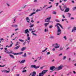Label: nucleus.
Instances as JSON below:
<instances>
[{
  "instance_id": "nucleus-1",
  "label": "nucleus",
  "mask_w": 76,
  "mask_h": 76,
  "mask_svg": "<svg viewBox=\"0 0 76 76\" xmlns=\"http://www.w3.org/2000/svg\"><path fill=\"white\" fill-rule=\"evenodd\" d=\"M63 67H64V65H61L60 66H58L56 67H55V66H53L50 68V70H53L55 68V70L58 71V70H61Z\"/></svg>"
},
{
  "instance_id": "nucleus-2",
  "label": "nucleus",
  "mask_w": 76,
  "mask_h": 76,
  "mask_svg": "<svg viewBox=\"0 0 76 76\" xmlns=\"http://www.w3.org/2000/svg\"><path fill=\"white\" fill-rule=\"evenodd\" d=\"M58 26H60V27L61 28H63V27H62V26L59 23H57L56 25L55 26V27L56 26L57 27V35H60V34H61V30L60 28V27Z\"/></svg>"
},
{
  "instance_id": "nucleus-3",
  "label": "nucleus",
  "mask_w": 76,
  "mask_h": 76,
  "mask_svg": "<svg viewBox=\"0 0 76 76\" xmlns=\"http://www.w3.org/2000/svg\"><path fill=\"white\" fill-rule=\"evenodd\" d=\"M25 32L26 34H27V39H26L25 40L26 41H27L28 44H29V42H30V37H29V30H28V29H26L25 30Z\"/></svg>"
},
{
  "instance_id": "nucleus-4",
  "label": "nucleus",
  "mask_w": 76,
  "mask_h": 76,
  "mask_svg": "<svg viewBox=\"0 0 76 76\" xmlns=\"http://www.w3.org/2000/svg\"><path fill=\"white\" fill-rule=\"evenodd\" d=\"M5 51V52H6L7 53H8V54H9L10 53H12V54H13L14 55H20V54H22L23 53V52H21L19 53H13V51L10 50H9V51H8V50H7V51Z\"/></svg>"
},
{
  "instance_id": "nucleus-5",
  "label": "nucleus",
  "mask_w": 76,
  "mask_h": 76,
  "mask_svg": "<svg viewBox=\"0 0 76 76\" xmlns=\"http://www.w3.org/2000/svg\"><path fill=\"white\" fill-rule=\"evenodd\" d=\"M53 46H54V48L52 49V50L54 51L56 50V49L60 48V45H58L57 43H55L53 45Z\"/></svg>"
},
{
  "instance_id": "nucleus-6",
  "label": "nucleus",
  "mask_w": 76,
  "mask_h": 76,
  "mask_svg": "<svg viewBox=\"0 0 76 76\" xmlns=\"http://www.w3.org/2000/svg\"><path fill=\"white\" fill-rule=\"evenodd\" d=\"M40 66H37L35 65H31V68H34V69H37L39 68Z\"/></svg>"
},
{
  "instance_id": "nucleus-7",
  "label": "nucleus",
  "mask_w": 76,
  "mask_h": 76,
  "mask_svg": "<svg viewBox=\"0 0 76 76\" xmlns=\"http://www.w3.org/2000/svg\"><path fill=\"white\" fill-rule=\"evenodd\" d=\"M51 18L49 17L47 18L45 20V22H50V20L51 19Z\"/></svg>"
},
{
  "instance_id": "nucleus-8",
  "label": "nucleus",
  "mask_w": 76,
  "mask_h": 76,
  "mask_svg": "<svg viewBox=\"0 0 76 76\" xmlns=\"http://www.w3.org/2000/svg\"><path fill=\"white\" fill-rule=\"evenodd\" d=\"M47 72H48V70H43L42 72V73L44 75V74H45L46 73H47Z\"/></svg>"
},
{
  "instance_id": "nucleus-9",
  "label": "nucleus",
  "mask_w": 76,
  "mask_h": 76,
  "mask_svg": "<svg viewBox=\"0 0 76 76\" xmlns=\"http://www.w3.org/2000/svg\"><path fill=\"white\" fill-rule=\"evenodd\" d=\"M2 72H3L4 73H9V72H10V71H8L6 70H2Z\"/></svg>"
},
{
  "instance_id": "nucleus-10",
  "label": "nucleus",
  "mask_w": 76,
  "mask_h": 76,
  "mask_svg": "<svg viewBox=\"0 0 76 76\" xmlns=\"http://www.w3.org/2000/svg\"><path fill=\"white\" fill-rule=\"evenodd\" d=\"M69 10H70V8H66L65 9L64 12H69Z\"/></svg>"
},
{
  "instance_id": "nucleus-11",
  "label": "nucleus",
  "mask_w": 76,
  "mask_h": 76,
  "mask_svg": "<svg viewBox=\"0 0 76 76\" xmlns=\"http://www.w3.org/2000/svg\"><path fill=\"white\" fill-rule=\"evenodd\" d=\"M26 49V47H25L23 48H22L21 49V51H24V50H25Z\"/></svg>"
},
{
  "instance_id": "nucleus-12",
  "label": "nucleus",
  "mask_w": 76,
  "mask_h": 76,
  "mask_svg": "<svg viewBox=\"0 0 76 76\" xmlns=\"http://www.w3.org/2000/svg\"><path fill=\"white\" fill-rule=\"evenodd\" d=\"M26 20L27 21V22L28 23H29V20H30V19H29V18L28 17H27L26 18Z\"/></svg>"
},
{
  "instance_id": "nucleus-13",
  "label": "nucleus",
  "mask_w": 76,
  "mask_h": 76,
  "mask_svg": "<svg viewBox=\"0 0 76 76\" xmlns=\"http://www.w3.org/2000/svg\"><path fill=\"white\" fill-rule=\"evenodd\" d=\"M36 75H37L36 72H34L32 73V76H36Z\"/></svg>"
},
{
  "instance_id": "nucleus-14",
  "label": "nucleus",
  "mask_w": 76,
  "mask_h": 76,
  "mask_svg": "<svg viewBox=\"0 0 76 76\" xmlns=\"http://www.w3.org/2000/svg\"><path fill=\"white\" fill-rule=\"evenodd\" d=\"M76 30V27H75L73 28L72 30V32H75V31Z\"/></svg>"
},
{
  "instance_id": "nucleus-15",
  "label": "nucleus",
  "mask_w": 76,
  "mask_h": 76,
  "mask_svg": "<svg viewBox=\"0 0 76 76\" xmlns=\"http://www.w3.org/2000/svg\"><path fill=\"white\" fill-rule=\"evenodd\" d=\"M36 13V12H34L33 13H31V14L29 15V16H32L33 15H34V14H35Z\"/></svg>"
},
{
  "instance_id": "nucleus-16",
  "label": "nucleus",
  "mask_w": 76,
  "mask_h": 76,
  "mask_svg": "<svg viewBox=\"0 0 76 76\" xmlns=\"http://www.w3.org/2000/svg\"><path fill=\"white\" fill-rule=\"evenodd\" d=\"M19 47H20V45L17 46V47L14 48V50H18V49Z\"/></svg>"
},
{
  "instance_id": "nucleus-17",
  "label": "nucleus",
  "mask_w": 76,
  "mask_h": 76,
  "mask_svg": "<svg viewBox=\"0 0 76 76\" xmlns=\"http://www.w3.org/2000/svg\"><path fill=\"white\" fill-rule=\"evenodd\" d=\"M25 60H22V61L20 62V64H22V63H25Z\"/></svg>"
},
{
  "instance_id": "nucleus-18",
  "label": "nucleus",
  "mask_w": 76,
  "mask_h": 76,
  "mask_svg": "<svg viewBox=\"0 0 76 76\" xmlns=\"http://www.w3.org/2000/svg\"><path fill=\"white\" fill-rule=\"evenodd\" d=\"M35 32V31H32L31 33H32L33 35H34L35 36H37V34L34 33V32Z\"/></svg>"
},
{
  "instance_id": "nucleus-19",
  "label": "nucleus",
  "mask_w": 76,
  "mask_h": 76,
  "mask_svg": "<svg viewBox=\"0 0 76 76\" xmlns=\"http://www.w3.org/2000/svg\"><path fill=\"white\" fill-rule=\"evenodd\" d=\"M44 75V74H43L42 72L41 73H39V76H43Z\"/></svg>"
},
{
  "instance_id": "nucleus-20",
  "label": "nucleus",
  "mask_w": 76,
  "mask_h": 76,
  "mask_svg": "<svg viewBox=\"0 0 76 76\" xmlns=\"http://www.w3.org/2000/svg\"><path fill=\"white\" fill-rule=\"evenodd\" d=\"M12 27H15V28H16L18 27V25H12Z\"/></svg>"
},
{
  "instance_id": "nucleus-21",
  "label": "nucleus",
  "mask_w": 76,
  "mask_h": 76,
  "mask_svg": "<svg viewBox=\"0 0 76 76\" xmlns=\"http://www.w3.org/2000/svg\"><path fill=\"white\" fill-rule=\"evenodd\" d=\"M34 29V28H30L29 29V31H32Z\"/></svg>"
},
{
  "instance_id": "nucleus-22",
  "label": "nucleus",
  "mask_w": 76,
  "mask_h": 76,
  "mask_svg": "<svg viewBox=\"0 0 76 76\" xmlns=\"http://www.w3.org/2000/svg\"><path fill=\"white\" fill-rule=\"evenodd\" d=\"M63 47L61 46L59 48V51H61V50H63Z\"/></svg>"
},
{
  "instance_id": "nucleus-23",
  "label": "nucleus",
  "mask_w": 76,
  "mask_h": 76,
  "mask_svg": "<svg viewBox=\"0 0 76 76\" xmlns=\"http://www.w3.org/2000/svg\"><path fill=\"white\" fill-rule=\"evenodd\" d=\"M52 7H53V5H51L50 6L48 7L47 8H46L45 9L46 10H47V9H50V8Z\"/></svg>"
},
{
  "instance_id": "nucleus-24",
  "label": "nucleus",
  "mask_w": 76,
  "mask_h": 76,
  "mask_svg": "<svg viewBox=\"0 0 76 76\" xmlns=\"http://www.w3.org/2000/svg\"><path fill=\"white\" fill-rule=\"evenodd\" d=\"M19 44H20V42H17V44L15 45V46H17V45H19Z\"/></svg>"
},
{
  "instance_id": "nucleus-25",
  "label": "nucleus",
  "mask_w": 76,
  "mask_h": 76,
  "mask_svg": "<svg viewBox=\"0 0 76 76\" xmlns=\"http://www.w3.org/2000/svg\"><path fill=\"white\" fill-rule=\"evenodd\" d=\"M10 56L11 57V58H15V57H14V56H13V55H10Z\"/></svg>"
},
{
  "instance_id": "nucleus-26",
  "label": "nucleus",
  "mask_w": 76,
  "mask_h": 76,
  "mask_svg": "<svg viewBox=\"0 0 76 76\" xmlns=\"http://www.w3.org/2000/svg\"><path fill=\"white\" fill-rule=\"evenodd\" d=\"M69 18H70V16H71V14L69 13H67Z\"/></svg>"
},
{
  "instance_id": "nucleus-27",
  "label": "nucleus",
  "mask_w": 76,
  "mask_h": 76,
  "mask_svg": "<svg viewBox=\"0 0 76 76\" xmlns=\"http://www.w3.org/2000/svg\"><path fill=\"white\" fill-rule=\"evenodd\" d=\"M49 24V23H45L44 25L45 26V27H47V25Z\"/></svg>"
},
{
  "instance_id": "nucleus-28",
  "label": "nucleus",
  "mask_w": 76,
  "mask_h": 76,
  "mask_svg": "<svg viewBox=\"0 0 76 76\" xmlns=\"http://www.w3.org/2000/svg\"><path fill=\"white\" fill-rule=\"evenodd\" d=\"M59 7L61 10V11H64V9H61V6H59Z\"/></svg>"
},
{
  "instance_id": "nucleus-29",
  "label": "nucleus",
  "mask_w": 76,
  "mask_h": 76,
  "mask_svg": "<svg viewBox=\"0 0 76 76\" xmlns=\"http://www.w3.org/2000/svg\"><path fill=\"white\" fill-rule=\"evenodd\" d=\"M48 31V28H45V32H47Z\"/></svg>"
},
{
  "instance_id": "nucleus-30",
  "label": "nucleus",
  "mask_w": 76,
  "mask_h": 76,
  "mask_svg": "<svg viewBox=\"0 0 76 76\" xmlns=\"http://www.w3.org/2000/svg\"><path fill=\"white\" fill-rule=\"evenodd\" d=\"M19 41H20L21 42H24L25 41V40L22 39H19Z\"/></svg>"
},
{
  "instance_id": "nucleus-31",
  "label": "nucleus",
  "mask_w": 76,
  "mask_h": 76,
  "mask_svg": "<svg viewBox=\"0 0 76 76\" xmlns=\"http://www.w3.org/2000/svg\"><path fill=\"white\" fill-rule=\"evenodd\" d=\"M66 58V56H64L63 57V60H65Z\"/></svg>"
},
{
  "instance_id": "nucleus-32",
  "label": "nucleus",
  "mask_w": 76,
  "mask_h": 76,
  "mask_svg": "<svg viewBox=\"0 0 76 76\" xmlns=\"http://www.w3.org/2000/svg\"><path fill=\"white\" fill-rule=\"evenodd\" d=\"M34 26V24L31 25L30 26H29V28H32L33 26Z\"/></svg>"
},
{
  "instance_id": "nucleus-33",
  "label": "nucleus",
  "mask_w": 76,
  "mask_h": 76,
  "mask_svg": "<svg viewBox=\"0 0 76 76\" xmlns=\"http://www.w3.org/2000/svg\"><path fill=\"white\" fill-rule=\"evenodd\" d=\"M23 57H26V53H25L24 55L22 56Z\"/></svg>"
},
{
  "instance_id": "nucleus-34",
  "label": "nucleus",
  "mask_w": 76,
  "mask_h": 76,
  "mask_svg": "<svg viewBox=\"0 0 76 76\" xmlns=\"http://www.w3.org/2000/svg\"><path fill=\"white\" fill-rule=\"evenodd\" d=\"M47 48H46L45 50L42 51V52H45L46 50H47Z\"/></svg>"
},
{
  "instance_id": "nucleus-35",
  "label": "nucleus",
  "mask_w": 76,
  "mask_h": 76,
  "mask_svg": "<svg viewBox=\"0 0 76 76\" xmlns=\"http://www.w3.org/2000/svg\"><path fill=\"white\" fill-rule=\"evenodd\" d=\"M39 11H41V10L40 9H37L36 11V12H39Z\"/></svg>"
},
{
  "instance_id": "nucleus-36",
  "label": "nucleus",
  "mask_w": 76,
  "mask_h": 76,
  "mask_svg": "<svg viewBox=\"0 0 76 76\" xmlns=\"http://www.w3.org/2000/svg\"><path fill=\"white\" fill-rule=\"evenodd\" d=\"M22 72L23 73H25L26 72V70H23L22 71Z\"/></svg>"
},
{
  "instance_id": "nucleus-37",
  "label": "nucleus",
  "mask_w": 76,
  "mask_h": 76,
  "mask_svg": "<svg viewBox=\"0 0 76 76\" xmlns=\"http://www.w3.org/2000/svg\"><path fill=\"white\" fill-rule=\"evenodd\" d=\"M31 22H32V23H33V22H34V20H33V18H31Z\"/></svg>"
},
{
  "instance_id": "nucleus-38",
  "label": "nucleus",
  "mask_w": 76,
  "mask_h": 76,
  "mask_svg": "<svg viewBox=\"0 0 76 76\" xmlns=\"http://www.w3.org/2000/svg\"><path fill=\"white\" fill-rule=\"evenodd\" d=\"M41 58H42L41 56H40V57L37 58V59H38V58H39V60H41Z\"/></svg>"
},
{
  "instance_id": "nucleus-39",
  "label": "nucleus",
  "mask_w": 76,
  "mask_h": 76,
  "mask_svg": "<svg viewBox=\"0 0 76 76\" xmlns=\"http://www.w3.org/2000/svg\"><path fill=\"white\" fill-rule=\"evenodd\" d=\"M56 11H53L52 12L53 14H56Z\"/></svg>"
},
{
  "instance_id": "nucleus-40",
  "label": "nucleus",
  "mask_w": 76,
  "mask_h": 76,
  "mask_svg": "<svg viewBox=\"0 0 76 76\" xmlns=\"http://www.w3.org/2000/svg\"><path fill=\"white\" fill-rule=\"evenodd\" d=\"M6 66V65H4L3 66L1 65H0V67H4V66Z\"/></svg>"
},
{
  "instance_id": "nucleus-41",
  "label": "nucleus",
  "mask_w": 76,
  "mask_h": 76,
  "mask_svg": "<svg viewBox=\"0 0 76 76\" xmlns=\"http://www.w3.org/2000/svg\"><path fill=\"white\" fill-rule=\"evenodd\" d=\"M12 47V44H11L9 46H8V48H9V47Z\"/></svg>"
},
{
  "instance_id": "nucleus-42",
  "label": "nucleus",
  "mask_w": 76,
  "mask_h": 76,
  "mask_svg": "<svg viewBox=\"0 0 76 76\" xmlns=\"http://www.w3.org/2000/svg\"><path fill=\"white\" fill-rule=\"evenodd\" d=\"M63 38H64L65 40H66L67 39V37L66 36H64Z\"/></svg>"
},
{
  "instance_id": "nucleus-43",
  "label": "nucleus",
  "mask_w": 76,
  "mask_h": 76,
  "mask_svg": "<svg viewBox=\"0 0 76 76\" xmlns=\"http://www.w3.org/2000/svg\"><path fill=\"white\" fill-rule=\"evenodd\" d=\"M53 26H49V28H53Z\"/></svg>"
},
{
  "instance_id": "nucleus-44",
  "label": "nucleus",
  "mask_w": 76,
  "mask_h": 76,
  "mask_svg": "<svg viewBox=\"0 0 76 76\" xmlns=\"http://www.w3.org/2000/svg\"><path fill=\"white\" fill-rule=\"evenodd\" d=\"M49 54H50V52H48L47 53V55H49Z\"/></svg>"
},
{
  "instance_id": "nucleus-45",
  "label": "nucleus",
  "mask_w": 76,
  "mask_h": 76,
  "mask_svg": "<svg viewBox=\"0 0 76 76\" xmlns=\"http://www.w3.org/2000/svg\"><path fill=\"white\" fill-rule=\"evenodd\" d=\"M15 35V34H13L11 36V38H12V37H13V35Z\"/></svg>"
},
{
  "instance_id": "nucleus-46",
  "label": "nucleus",
  "mask_w": 76,
  "mask_h": 76,
  "mask_svg": "<svg viewBox=\"0 0 76 76\" xmlns=\"http://www.w3.org/2000/svg\"><path fill=\"white\" fill-rule=\"evenodd\" d=\"M47 5H44V7H43V8H45V7H47Z\"/></svg>"
},
{
  "instance_id": "nucleus-47",
  "label": "nucleus",
  "mask_w": 76,
  "mask_h": 76,
  "mask_svg": "<svg viewBox=\"0 0 76 76\" xmlns=\"http://www.w3.org/2000/svg\"><path fill=\"white\" fill-rule=\"evenodd\" d=\"M76 7H75L73 8V10H76Z\"/></svg>"
},
{
  "instance_id": "nucleus-48",
  "label": "nucleus",
  "mask_w": 76,
  "mask_h": 76,
  "mask_svg": "<svg viewBox=\"0 0 76 76\" xmlns=\"http://www.w3.org/2000/svg\"><path fill=\"white\" fill-rule=\"evenodd\" d=\"M56 21L57 22H59L60 21L58 20H56Z\"/></svg>"
},
{
  "instance_id": "nucleus-49",
  "label": "nucleus",
  "mask_w": 76,
  "mask_h": 76,
  "mask_svg": "<svg viewBox=\"0 0 76 76\" xmlns=\"http://www.w3.org/2000/svg\"><path fill=\"white\" fill-rule=\"evenodd\" d=\"M17 38H18V37H16L15 39H12V40H15V39H16Z\"/></svg>"
},
{
  "instance_id": "nucleus-50",
  "label": "nucleus",
  "mask_w": 76,
  "mask_h": 76,
  "mask_svg": "<svg viewBox=\"0 0 76 76\" xmlns=\"http://www.w3.org/2000/svg\"><path fill=\"white\" fill-rule=\"evenodd\" d=\"M4 49L5 50H5V51H7V48H4Z\"/></svg>"
},
{
  "instance_id": "nucleus-51",
  "label": "nucleus",
  "mask_w": 76,
  "mask_h": 76,
  "mask_svg": "<svg viewBox=\"0 0 76 76\" xmlns=\"http://www.w3.org/2000/svg\"><path fill=\"white\" fill-rule=\"evenodd\" d=\"M16 76H20V75H19V74H16Z\"/></svg>"
},
{
  "instance_id": "nucleus-52",
  "label": "nucleus",
  "mask_w": 76,
  "mask_h": 76,
  "mask_svg": "<svg viewBox=\"0 0 76 76\" xmlns=\"http://www.w3.org/2000/svg\"><path fill=\"white\" fill-rule=\"evenodd\" d=\"M58 4H59L58 3H56V6H57V5Z\"/></svg>"
},
{
  "instance_id": "nucleus-53",
  "label": "nucleus",
  "mask_w": 76,
  "mask_h": 76,
  "mask_svg": "<svg viewBox=\"0 0 76 76\" xmlns=\"http://www.w3.org/2000/svg\"><path fill=\"white\" fill-rule=\"evenodd\" d=\"M62 17L63 18H65V16L64 15H63Z\"/></svg>"
},
{
  "instance_id": "nucleus-54",
  "label": "nucleus",
  "mask_w": 76,
  "mask_h": 76,
  "mask_svg": "<svg viewBox=\"0 0 76 76\" xmlns=\"http://www.w3.org/2000/svg\"><path fill=\"white\" fill-rule=\"evenodd\" d=\"M62 53H61L59 55V56H62Z\"/></svg>"
},
{
  "instance_id": "nucleus-55",
  "label": "nucleus",
  "mask_w": 76,
  "mask_h": 76,
  "mask_svg": "<svg viewBox=\"0 0 76 76\" xmlns=\"http://www.w3.org/2000/svg\"><path fill=\"white\" fill-rule=\"evenodd\" d=\"M73 73H74V74H76V72H75V71H73Z\"/></svg>"
},
{
  "instance_id": "nucleus-56",
  "label": "nucleus",
  "mask_w": 76,
  "mask_h": 76,
  "mask_svg": "<svg viewBox=\"0 0 76 76\" xmlns=\"http://www.w3.org/2000/svg\"><path fill=\"white\" fill-rule=\"evenodd\" d=\"M17 30H19V29L17 28V29H15V31H17Z\"/></svg>"
},
{
  "instance_id": "nucleus-57",
  "label": "nucleus",
  "mask_w": 76,
  "mask_h": 76,
  "mask_svg": "<svg viewBox=\"0 0 76 76\" xmlns=\"http://www.w3.org/2000/svg\"><path fill=\"white\" fill-rule=\"evenodd\" d=\"M3 40H4L3 39V38H1V39H0V41H3Z\"/></svg>"
},
{
  "instance_id": "nucleus-58",
  "label": "nucleus",
  "mask_w": 76,
  "mask_h": 76,
  "mask_svg": "<svg viewBox=\"0 0 76 76\" xmlns=\"http://www.w3.org/2000/svg\"><path fill=\"white\" fill-rule=\"evenodd\" d=\"M8 71H10V69L9 68H8Z\"/></svg>"
},
{
  "instance_id": "nucleus-59",
  "label": "nucleus",
  "mask_w": 76,
  "mask_h": 76,
  "mask_svg": "<svg viewBox=\"0 0 76 76\" xmlns=\"http://www.w3.org/2000/svg\"><path fill=\"white\" fill-rule=\"evenodd\" d=\"M43 67H44V66H42V67L40 68V69H43Z\"/></svg>"
},
{
  "instance_id": "nucleus-60",
  "label": "nucleus",
  "mask_w": 76,
  "mask_h": 76,
  "mask_svg": "<svg viewBox=\"0 0 76 76\" xmlns=\"http://www.w3.org/2000/svg\"><path fill=\"white\" fill-rule=\"evenodd\" d=\"M50 1H52V2H53L54 1V0H50Z\"/></svg>"
},
{
  "instance_id": "nucleus-61",
  "label": "nucleus",
  "mask_w": 76,
  "mask_h": 76,
  "mask_svg": "<svg viewBox=\"0 0 76 76\" xmlns=\"http://www.w3.org/2000/svg\"><path fill=\"white\" fill-rule=\"evenodd\" d=\"M26 66L24 67V68H23V69L25 70V69H26Z\"/></svg>"
},
{
  "instance_id": "nucleus-62",
  "label": "nucleus",
  "mask_w": 76,
  "mask_h": 76,
  "mask_svg": "<svg viewBox=\"0 0 76 76\" xmlns=\"http://www.w3.org/2000/svg\"><path fill=\"white\" fill-rule=\"evenodd\" d=\"M7 5L8 6H10V5H9V4H7Z\"/></svg>"
},
{
  "instance_id": "nucleus-63",
  "label": "nucleus",
  "mask_w": 76,
  "mask_h": 76,
  "mask_svg": "<svg viewBox=\"0 0 76 76\" xmlns=\"http://www.w3.org/2000/svg\"><path fill=\"white\" fill-rule=\"evenodd\" d=\"M37 59H36V60H34V62H37Z\"/></svg>"
},
{
  "instance_id": "nucleus-64",
  "label": "nucleus",
  "mask_w": 76,
  "mask_h": 76,
  "mask_svg": "<svg viewBox=\"0 0 76 76\" xmlns=\"http://www.w3.org/2000/svg\"><path fill=\"white\" fill-rule=\"evenodd\" d=\"M37 0H34V2H37Z\"/></svg>"
}]
</instances>
